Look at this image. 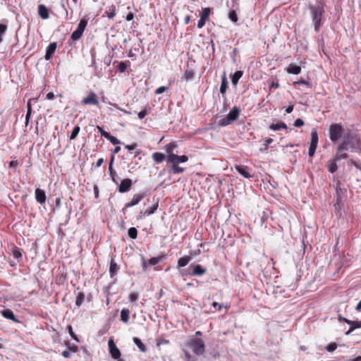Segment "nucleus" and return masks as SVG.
Segmentation results:
<instances>
[{
  "label": "nucleus",
  "mask_w": 361,
  "mask_h": 361,
  "mask_svg": "<svg viewBox=\"0 0 361 361\" xmlns=\"http://www.w3.org/2000/svg\"><path fill=\"white\" fill-rule=\"evenodd\" d=\"M325 6L324 1H319L315 4H310L307 6L310 17L316 32L320 31L322 26L324 23Z\"/></svg>",
  "instance_id": "1"
},
{
  "label": "nucleus",
  "mask_w": 361,
  "mask_h": 361,
  "mask_svg": "<svg viewBox=\"0 0 361 361\" xmlns=\"http://www.w3.org/2000/svg\"><path fill=\"white\" fill-rule=\"evenodd\" d=\"M350 150L352 152H361V140L357 139L350 130L345 133L339 144V152Z\"/></svg>",
  "instance_id": "2"
},
{
  "label": "nucleus",
  "mask_w": 361,
  "mask_h": 361,
  "mask_svg": "<svg viewBox=\"0 0 361 361\" xmlns=\"http://www.w3.org/2000/svg\"><path fill=\"white\" fill-rule=\"evenodd\" d=\"M240 113V109L237 106H233L226 117L219 120V125L223 127L230 125L238 118Z\"/></svg>",
  "instance_id": "3"
},
{
  "label": "nucleus",
  "mask_w": 361,
  "mask_h": 361,
  "mask_svg": "<svg viewBox=\"0 0 361 361\" xmlns=\"http://www.w3.org/2000/svg\"><path fill=\"white\" fill-rule=\"evenodd\" d=\"M343 128L340 123H332L329 127V138L331 142H337L342 137Z\"/></svg>",
  "instance_id": "4"
},
{
  "label": "nucleus",
  "mask_w": 361,
  "mask_h": 361,
  "mask_svg": "<svg viewBox=\"0 0 361 361\" xmlns=\"http://www.w3.org/2000/svg\"><path fill=\"white\" fill-rule=\"evenodd\" d=\"M148 195L147 191L136 193L133 195L130 202L126 203L125 207L122 209V212L125 214V210L127 208L132 207L138 204L145 197Z\"/></svg>",
  "instance_id": "5"
},
{
  "label": "nucleus",
  "mask_w": 361,
  "mask_h": 361,
  "mask_svg": "<svg viewBox=\"0 0 361 361\" xmlns=\"http://www.w3.org/2000/svg\"><path fill=\"white\" fill-rule=\"evenodd\" d=\"M190 347L192 352L196 355H202L204 352V343L200 338H195L191 339Z\"/></svg>",
  "instance_id": "6"
},
{
  "label": "nucleus",
  "mask_w": 361,
  "mask_h": 361,
  "mask_svg": "<svg viewBox=\"0 0 361 361\" xmlns=\"http://www.w3.org/2000/svg\"><path fill=\"white\" fill-rule=\"evenodd\" d=\"M153 205L151 206L149 209H147L145 210H141L140 212L139 216H137V219H142L145 218V216H149L151 214H153L156 210L159 207V200L155 198H153Z\"/></svg>",
  "instance_id": "7"
},
{
  "label": "nucleus",
  "mask_w": 361,
  "mask_h": 361,
  "mask_svg": "<svg viewBox=\"0 0 361 361\" xmlns=\"http://www.w3.org/2000/svg\"><path fill=\"white\" fill-rule=\"evenodd\" d=\"M167 162L172 164L178 165L179 163H184L188 160V157L186 155L179 156L175 154H171L167 156Z\"/></svg>",
  "instance_id": "8"
},
{
  "label": "nucleus",
  "mask_w": 361,
  "mask_h": 361,
  "mask_svg": "<svg viewBox=\"0 0 361 361\" xmlns=\"http://www.w3.org/2000/svg\"><path fill=\"white\" fill-rule=\"evenodd\" d=\"M210 13H211L210 8L207 7V8H202V12L200 13V19L199 20V21L197 23L198 28H202L204 26L207 20H209V19Z\"/></svg>",
  "instance_id": "9"
},
{
  "label": "nucleus",
  "mask_w": 361,
  "mask_h": 361,
  "mask_svg": "<svg viewBox=\"0 0 361 361\" xmlns=\"http://www.w3.org/2000/svg\"><path fill=\"white\" fill-rule=\"evenodd\" d=\"M84 105H94L98 106L99 102L97 95L94 92L91 91L87 97H84L81 102Z\"/></svg>",
  "instance_id": "10"
},
{
  "label": "nucleus",
  "mask_w": 361,
  "mask_h": 361,
  "mask_svg": "<svg viewBox=\"0 0 361 361\" xmlns=\"http://www.w3.org/2000/svg\"><path fill=\"white\" fill-rule=\"evenodd\" d=\"M109 353L112 358L119 360L121 357V353L119 349L117 348L116 343L112 338H110L108 342Z\"/></svg>",
  "instance_id": "11"
},
{
  "label": "nucleus",
  "mask_w": 361,
  "mask_h": 361,
  "mask_svg": "<svg viewBox=\"0 0 361 361\" xmlns=\"http://www.w3.org/2000/svg\"><path fill=\"white\" fill-rule=\"evenodd\" d=\"M190 269H191V276H201L207 272V269L199 264H191Z\"/></svg>",
  "instance_id": "12"
},
{
  "label": "nucleus",
  "mask_w": 361,
  "mask_h": 361,
  "mask_svg": "<svg viewBox=\"0 0 361 361\" xmlns=\"http://www.w3.org/2000/svg\"><path fill=\"white\" fill-rule=\"evenodd\" d=\"M133 181L130 178H126L121 180L120 185L118 187V190L121 193L128 192L132 187Z\"/></svg>",
  "instance_id": "13"
},
{
  "label": "nucleus",
  "mask_w": 361,
  "mask_h": 361,
  "mask_svg": "<svg viewBox=\"0 0 361 361\" xmlns=\"http://www.w3.org/2000/svg\"><path fill=\"white\" fill-rule=\"evenodd\" d=\"M235 169L241 176L245 178H251L254 177V174L249 171L248 167L246 166L236 165Z\"/></svg>",
  "instance_id": "14"
},
{
  "label": "nucleus",
  "mask_w": 361,
  "mask_h": 361,
  "mask_svg": "<svg viewBox=\"0 0 361 361\" xmlns=\"http://www.w3.org/2000/svg\"><path fill=\"white\" fill-rule=\"evenodd\" d=\"M57 47L56 42H51L50 43L46 49V54L44 56V59L47 61H49L53 58V56L56 51Z\"/></svg>",
  "instance_id": "15"
},
{
  "label": "nucleus",
  "mask_w": 361,
  "mask_h": 361,
  "mask_svg": "<svg viewBox=\"0 0 361 361\" xmlns=\"http://www.w3.org/2000/svg\"><path fill=\"white\" fill-rule=\"evenodd\" d=\"M35 196L36 201L40 204H43L45 203L47 200V196L45 191L41 188H37L35 192Z\"/></svg>",
  "instance_id": "16"
},
{
  "label": "nucleus",
  "mask_w": 361,
  "mask_h": 361,
  "mask_svg": "<svg viewBox=\"0 0 361 361\" xmlns=\"http://www.w3.org/2000/svg\"><path fill=\"white\" fill-rule=\"evenodd\" d=\"M192 255H185L180 258H179L177 262L176 268L178 269H180V268H183V267H185L186 265H188L190 263V262L192 260Z\"/></svg>",
  "instance_id": "17"
},
{
  "label": "nucleus",
  "mask_w": 361,
  "mask_h": 361,
  "mask_svg": "<svg viewBox=\"0 0 361 361\" xmlns=\"http://www.w3.org/2000/svg\"><path fill=\"white\" fill-rule=\"evenodd\" d=\"M10 254L19 262L22 259L23 250L16 246H12Z\"/></svg>",
  "instance_id": "18"
},
{
  "label": "nucleus",
  "mask_w": 361,
  "mask_h": 361,
  "mask_svg": "<svg viewBox=\"0 0 361 361\" xmlns=\"http://www.w3.org/2000/svg\"><path fill=\"white\" fill-rule=\"evenodd\" d=\"M346 324L350 325L349 329L345 332L346 335H349L355 329L361 327V321H352L349 319L348 321H346Z\"/></svg>",
  "instance_id": "19"
},
{
  "label": "nucleus",
  "mask_w": 361,
  "mask_h": 361,
  "mask_svg": "<svg viewBox=\"0 0 361 361\" xmlns=\"http://www.w3.org/2000/svg\"><path fill=\"white\" fill-rule=\"evenodd\" d=\"M38 14L42 19H47L49 17V11L47 7L44 4L38 6Z\"/></svg>",
  "instance_id": "20"
},
{
  "label": "nucleus",
  "mask_w": 361,
  "mask_h": 361,
  "mask_svg": "<svg viewBox=\"0 0 361 361\" xmlns=\"http://www.w3.org/2000/svg\"><path fill=\"white\" fill-rule=\"evenodd\" d=\"M1 315L8 319H11L15 322H19V320L15 316L13 312L10 309L4 310L1 312Z\"/></svg>",
  "instance_id": "21"
},
{
  "label": "nucleus",
  "mask_w": 361,
  "mask_h": 361,
  "mask_svg": "<svg viewBox=\"0 0 361 361\" xmlns=\"http://www.w3.org/2000/svg\"><path fill=\"white\" fill-rule=\"evenodd\" d=\"M167 258V255L165 253H161L159 255L155 257H152L148 260L149 265H156L159 262L165 260Z\"/></svg>",
  "instance_id": "22"
},
{
  "label": "nucleus",
  "mask_w": 361,
  "mask_h": 361,
  "mask_svg": "<svg viewBox=\"0 0 361 361\" xmlns=\"http://www.w3.org/2000/svg\"><path fill=\"white\" fill-rule=\"evenodd\" d=\"M88 20H89V18H88L87 16H83L80 19L76 30L78 31H80V32H82L83 34V32H84V31H85V28H86V27L87 25Z\"/></svg>",
  "instance_id": "23"
},
{
  "label": "nucleus",
  "mask_w": 361,
  "mask_h": 361,
  "mask_svg": "<svg viewBox=\"0 0 361 361\" xmlns=\"http://www.w3.org/2000/svg\"><path fill=\"white\" fill-rule=\"evenodd\" d=\"M88 20H89V18H88L87 16H83L80 19L76 30L78 31H80V32H82L83 34V32H84V31H85V28H86V27L87 25Z\"/></svg>",
  "instance_id": "24"
},
{
  "label": "nucleus",
  "mask_w": 361,
  "mask_h": 361,
  "mask_svg": "<svg viewBox=\"0 0 361 361\" xmlns=\"http://www.w3.org/2000/svg\"><path fill=\"white\" fill-rule=\"evenodd\" d=\"M88 20H89V18H88L87 16H83L80 19L76 30L78 31H80V32H82L83 34V32H84V31H85V28H86V27L87 25Z\"/></svg>",
  "instance_id": "25"
},
{
  "label": "nucleus",
  "mask_w": 361,
  "mask_h": 361,
  "mask_svg": "<svg viewBox=\"0 0 361 361\" xmlns=\"http://www.w3.org/2000/svg\"><path fill=\"white\" fill-rule=\"evenodd\" d=\"M286 71L289 74L298 75L301 72V67L300 66L290 63L286 68Z\"/></svg>",
  "instance_id": "26"
},
{
  "label": "nucleus",
  "mask_w": 361,
  "mask_h": 361,
  "mask_svg": "<svg viewBox=\"0 0 361 361\" xmlns=\"http://www.w3.org/2000/svg\"><path fill=\"white\" fill-rule=\"evenodd\" d=\"M228 88V80L226 78V73L224 72L223 75H221V83L219 88V92L222 95H224L226 94V90Z\"/></svg>",
  "instance_id": "27"
},
{
  "label": "nucleus",
  "mask_w": 361,
  "mask_h": 361,
  "mask_svg": "<svg viewBox=\"0 0 361 361\" xmlns=\"http://www.w3.org/2000/svg\"><path fill=\"white\" fill-rule=\"evenodd\" d=\"M326 166L329 172L334 173L338 169L336 160L335 159H329L327 161Z\"/></svg>",
  "instance_id": "28"
},
{
  "label": "nucleus",
  "mask_w": 361,
  "mask_h": 361,
  "mask_svg": "<svg viewBox=\"0 0 361 361\" xmlns=\"http://www.w3.org/2000/svg\"><path fill=\"white\" fill-rule=\"evenodd\" d=\"M119 269V266L114 262V259H111L109 267V274L111 277H114L117 274Z\"/></svg>",
  "instance_id": "29"
},
{
  "label": "nucleus",
  "mask_w": 361,
  "mask_h": 361,
  "mask_svg": "<svg viewBox=\"0 0 361 361\" xmlns=\"http://www.w3.org/2000/svg\"><path fill=\"white\" fill-rule=\"evenodd\" d=\"M114 158H115V157L114 155L111 156V157H110V161H109V175H110V176L111 178V180L114 183H116L117 182H116V178H115V176L116 175V173L114 170L113 166H112L113 162L114 161Z\"/></svg>",
  "instance_id": "30"
},
{
  "label": "nucleus",
  "mask_w": 361,
  "mask_h": 361,
  "mask_svg": "<svg viewBox=\"0 0 361 361\" xmlns=\"http://www.w3.org/2000/svg\"><path fill=\"white\" fill-rule=\"evenodd\" d=\"M8 20L3 19L0 22V43L2 42V37L5 34L8 27Z\"/></svg>",
  "instance_id": "31"
},
{
  "label": "nucleus",
  "mask_w": 361,
  "mask_h": 361,
  "mask_svg": "<svg viewBox=\"0 0 361 361\" xmlns=\"http://www.w3.org/2000/svg\"><path fill=\"white\" fill-rule=\"evenodd\" d=\"M152 159L157 164H160L165 160L166 155L161 152H154L152 154Z\"/></svg>",
  "instance_id": "32"
},
{
  "label": "nucleus",
  "mask_w": 361,
  "mask_h": 361,
  "mask_svg": "<svg viewBox=\"0 0 361 361\" xmlns=\"http://www.w3.org/2000/svg\"><path fill=\"white\" fill-rule=\"evenodd\" d=\"M82 36V33L80 32V31H78L77 30H75V31H73L71 35V37L70 39H68V43L71 45L72 44V41H77L78 39H80Z\"/></svg>",
  "instance_id": "33"
},
{
  "label": "nucleus",
  "mask_w": 361,
  "mask_h": 361,
  "mask_svg": "<svg viewBox=\"0 0 361 361\" xmlns=\"http://www.w3.org/2000/svg\"><path fill=\"white\" fill-rule=\"evenodd\" d=\"M116 14V6L111 5L105 11L104 15H106L109 19H112Z\"/></svg>",
  "instance_id": "34"
},
{
  "label": "nucleus",
  "mask_w": 361,
  "mask_h": 361,
  "mask_svg": "<svg viewBox=\"0 0 361 361\" xmlns=\"http://www.w3.org/2000/svg\"><path fill=\"white\" fill-rule=\"evenodd\" d=\"M243 71H237L231 75V82L233 85H236L238 84L240 78L243 76Z\"/></svg>",
  "instance_id": "35"
},
{
  "label": "nucleus",
  "mask_w": 361,
  "mask_h": 361,
  "mask_svg": "<svg viewBox=\"0 0 361 361\" xmlns=\"http://www.w3.org/2000/svg\"><path fill=\"white\" fill-rule=\"evenodd\" d=\"M318 144V134L316 129H313L310 135V145L317 147Z\"/></svg>",
  "instance_id": "36"
},
{
  "label": "nucleus",
  "mask_w": 361,
  "mask_h": 361,
  "mask_svg": "<svg viewBox=\"0 0 361 361\" xmlns=\"http://www.w3.org/2000/svg\"><path fill=\"white\" fill-rule=\"evenodd\" d=\"M130 318V310L128 309L123 308L121 311V320L124 323H128Z\"/></svg>",
  "instance_id": "37"
},
{
  "label": "nucleus",
  "mask_w": 361,
  "mask_h": 361,
  "mask_svg": "<svg viewBox=\"0 0 361 361\" xmlns=\"http://www.w3.org/2000/svg\"><path fill=\"white\" fill-rule=\"evenodd\" d=\"M269 128L273 130H279L281 129H286L287 125L283 122H279L277 123H271Z\"/></svg>",
  "instance_id": "38"
},
{
  "label": "nucleus",
  "mask_w": 361,
  "mask_h": 361,
  "mask_svg": "<svg viewBox=\"0 0 361 361\" xmlns=\"http://www.w3.org/2000/svg\"><path fill=\"white\" fill-rule=\"evenodd\" d=\"M195 71L192 69L186 70L185 73L183 75L181 79L185 81L191 80L194 78Z\"/></svg>",
  "instance_id": "39"
},
{
  "label": "nucleus",
  "mask_w": 361,
  "mask_h": 361,
  "mask_svg": "<svg viewBox=\"0 0 361 361\" xmlns=\"http://www.w3.org/2000/svg\"><path fill=\"white\" fill-rule=\"evenodd\" d=\"M31 101H32V99H30L27 104V114L25 116V126H27L30 118L32 114V111Z\"/></svg>",
  "instance_id": "40"
},
{
  "label": "nucleus",
  "mask_w": 361,
  "mask_h": 361,
  "mask_svg": "<svg viewBox=\"0 0 361 361\" xmlns=\"http://www.w3.org/2000/svg\"><path fill=\"white\" fill-rule=\"evenodd\" d=\"M133 342L137 346V348L140 350V351H142L143 353L146 352L147 348L145 345V344L142 343V341L139 338L134 337Z\"/></svg>",
  "instance_id": "41"
},
{
  "label": "nucleus",
  "mask_w": 361,
  "mask_h": 361,
  "mask_svg": "<svg viewBox=\"0 0 361 361\" xmlns=\"http://www.w3.org/2000/svg\"><path fill=\"white\" fill-rule=\"evenodd\" d=\"M104 137L109 140L114 145L123 144L119 140L111 135L110 133L104 135Z\"/></svg>",
  "instance_id": "42"
},
{
  "label": "nucleus",
  "mask_w": 361,
  "mask_h": 361,
  "mask_svg": "<svg viewBox=\"0 0 361 361\" xmlns=\"http://www.w3.org/2000/svg\"><path fill=\"white\" fill-rule=\"evenodd\" d=\"M84 300H85V294L82 292L78 293L76 296V300H75L76 306L80 307L84 302Z\"/></svg>",
  "instance_id": "43"
},
{
  "label": "nucleus",
  "mask_w": 361,
  "mask_h": 361,
  "mask_svg": "<svg viewBox=\"0 0 361 361\" xmlns=\"http://www.w3.org/2000/svg\"><path fill=\"white\" fill-rule=\"evenodd\" d=\"M178 271L180 276H181L182 277L191 276V269H190V267L188 269L180 268V269H178Z\"/></svg>",
  "instance_id": "44"
},
{
  "label": "nucleus",
  "mask_w": 361,
  "mask_h": 361,
  "mask_svg": "<svg viewBox=\"0 0 361 361\" xmlns=\"http://www.w3.org/2000/svg\"><path fill=\"white\" fill-rule=\"evenodd\" d=\"M128 236L132 239L137 238V230L135 227H131L128 231Z\"/></svg>",
  "instance_id": "45"
},
{
  "label": "nucleus",
  "mask_w": 361,
  "mask_h": 361,
  "mask_svg": "<svg viewBox=\"0 0 361 361\" xmlns=\"http://www.w3.org/2000/svg\"><path fill=\"white\" fill-rule=\"evenodd\" d=\"M176 147L177 145L176 144V142H170L169 144L166 145V152L169 153V154H173L172 152Z\"/></svg>",
  "instance_id": "46"
},
{
  "label": "nucleus",
  "mask_w": 361,
  "mask_h": 361,
  "mask_svg": "<svg viewBox=\"0 0 361 361\" xmlns=\"http://www.w3.org/2000/svg\"><path fill=\"white\" fill-rule=\"evenodd\" d=\"M343 152H339V146L338 147L337 153L336 154L335 159L337 160H341L347 159L348 155L347 153H342Z\"/></svg>",
  "instance_id": "47"
},
{
  "label": "nucleus",
  "mask_w": 361,
  "mask_h": 361,
  "mask_svg": "<svg viewBox=\"0 0 361 361\" xmlns=\"http://www.w3.org/2000/svg\"><path fill=\"white\" fill-rule=\"evenodd\" d=\"M80 130V128L79 126H75L72 132H71V136H70V140H74L78 135L79 132Z\"/></svg>",
  "instance_id": "48"
},
{
  "label": "nucleus",
  "mask_w": 361,
  "mask_h": 361,
  "mask_svg": "<svg viewBox=\"0 0 361 361\" xmlns=\"http://www.w3.org/2000/svg\"><path fill=\"white\" fill-rule=\"evenodd\" d=\"M228 18L233 23H236L238 20V15L235 10H232L228 13Z\"/></svg>",
  "instance_id": "49"
},
{
  "label": "nucleus",
  "mask_w": 361,
  "mask_h": 361,
  "mask_svg": "<svg viewBox=\"0 0 361 361\" xmlns=\"http://www.w3.org/2000/svg\"><path fill=\"white\" fill-rule=\"evenodd\" d=\"M172 171L175 174L181 173L184 171V168H182L177 164H172Z\"/></svg>",
  "instance_id": "50"
},
{
  "label": "nucleus",
  "mask_w": 361,
  "mask_h": 361,
  "mask_svg": "<svg viewBox=\"0 0 361 361\" xmlns=\"http://www.w3.org/2000/svg\"><path fill=\"white\" fill-rule=\"evenodd\" d=\"M128 68L127 62L121 61L118 63V69L121 73L126 72Z\"/></svg>",
  "instance_id": "51"
},
{
  "label": "nucleus",
  "mask_w": 361,
  "mask_h": 361,
  "mask_svg": "<svg viewBox=\"0 0 361 361\" xmlns=\"http://www.w3.org/2000/svg\"><path fill=\"white\" fill-rule=\"evenodd\" d=\"M68 333H69V334H70L71 337L73 340H75V341H77V342H79V341H79V339H78V336H76V334L74 333V331H73V328H72L71 325H68Z\"/></svg>",
  "instance_id": "52"
},
{
  "label": "nucleus",
  "mask_w": 361,
  "mask_h": 361,
  "mask_svg": "<svg viewBox=\"0 0 361 361\" xmlns=\"http://www.w3.org/2000/svg\"><path fill=\"white\" fill-rule=\"evenodd\" d=\"M337 348V344L336 343H330L329 345H327L326 347H325V350H326L327 351L330 352V353H332L334 352Z\"/></svg>",
  "instance_id": "53"
},
{
  "label": "nucleus",
  "mask_w": 361,
  "mask_h": 361,
  "mask_svg": "<svg viewBox=\"0 0 361 361\" xmlns=\"http://www.w3.org/2000/svg\"><path fill=\"white\" fill-rule=\"evenodd\" d=\"M138 297L139 295L137 293L133 292L129 294L128 298L130 302H135L137 300Z\"/></svg>",
  "instance_id": "54"
},
{
  "label": "nucleus",
  "mask_w": 361,
  "mask_h": 361,
  "mask_svg": "<svg viewBox=\"0 0 361 361\" xmlns=\"http://www.w3.org/2000/svg\"><path fill=\"white\" fill-rule=\"evenodd\" d=\"M294 85H306L307 87H310L311 86L310 83L308 81H307V80H305L304 79H300V80H299L298 81L294 82Z\"/></svg>",
  "instance_id": "55"
},
{
  "label": "nucleus",
  "mask_w": 361,
  "mask_h": 361,
  "mask_svg": "<svg viewBox=\"0 0 361 361\" xmlns=\"http://www.w3.org/2000/svg\"><path fill=\"white\" fill-rule=\"evenodd\" d=\"M349 163L351 164V165H353L354 166H355L357 169H361V162H358V161H356L353 159H350L349 161Z\"/></svg>",
  "instance_id": "56"
},
{
  "label": "nucleus",
  "mask_w": 361,
  "mask_h": 361,
  "mask_svg": "<svg viewBox=\"0 0 361 361\" xmlns=\"http://www.w3.org/2000/svg\"><path fill=\"white\" fill-rule=\"evenodd\" d=\"M294 126L299 128L304 125V121L301 118H297L294 122Z\"/></svg>",
  "instance_id": "57"
},
{
  "label": "nucleus",
  "mask_w": 361,
  "mask_h": 361,
  "mask_svg": "<svg viewBox=\"0 0 361 361\" xmlns=\"http://www.w3.org/2000/svg\"><path fill=\"white\" fill-rule=\"evenodd\" d=\"M167 87L165 86H161L155 90L156 94H161L166 90Z\"/></svg>",
  "instance_id": "58"
},
{
  "label": "nucleus",
  "mask_w": 361,
  "mask_h": 361,
  "mask_svg": "<svg viewBox=\"0 0 361 361\" xmlns=\"http://www.w3.org/2000/svg\"><path fill=\"white\" fill-rule=\"evenodd\" d=\"M317 147L310 145L308 154L310 157H313Z\"/></svg>",
  "instance_id": "59"
},
{
  "label": "nucleus",
  "mask_w": 361,
  "mask_h": 361,
  "mask_svg": "<svg viewBox=\"0 0 361 361\" xmlns=\"http://www.w3.org/2000/svg\"><path fill=\"white\" fill-rule=\"evenodd\" d=\"M148 114V111L146 110V109H144L141 111H140L138 114H137V116H138V118L140 119H142L144 118Z\"/></svg>",
  "instance_id": "60"
},
{
  "label": "nucleus",
  "mask_w": 361,
  "mask_h": 361,
  "mask_svg": "<svg viewBox=\"0 0 361 361\" xmlns=\"http://www.w3.org/2000/svg\"><path fill=\"white\" fill-rule=\"evenodd\" d=\"M279 87V83L278 81H272V82L269 85V90L272 91L274 88H278Z\"/></svg>",
  "instance_id": "61"
},
{
  "label": "nucleus",
  "mask_w": 361,
  "mask_h": 361,
  "mask_svg": "<svg viewBox=\"0 0 361 361\" xmlns=\"http://www.w3.org/2000/svg\"><path fill=\"white\" fill-rule=\"evenodd\" d=\"M18 163L17 161H11L9 162V167L13 168L14 170H16L18 168Z\"/></svg>",
  "instance_id": "62"
},
{
  "label": "nucleus",
  "mask_w": 361,
  "mask_h": 361,
  "mask_svg": "<svg viewBox=\"0 0 361 361\" xmlns=\"http://www.w3.org/2000/svg\"><path fill=\"white\" fill-rule=\"evenodd\" d=\"M274 140L271 137L267 138L264 140V145L265 146V149H267V145L269 144L272 143Z\"/></svg>",
  "instance_id": "63"
},
{
  "label": "nucleus",
  "mask_w": 361,
  "mask_h": 361,
  "mask_svg": "<svg viewBox=\"0 0 361 361\" xmlns=\"http://www.w3.org/2000/svg\"><path fill=\"white\" fill-rule=\"evenodd\" d=\"M169 341L164 339V338H161L157 341V345L169 344Z\"/></svg>",
  "instance_id": "64"
}]
</instances>
